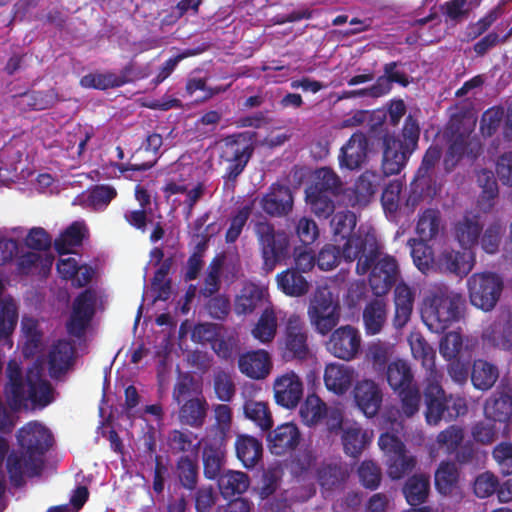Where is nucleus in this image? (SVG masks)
I'll return each instance as SVG.
<instances>
[{
	"mask_svg": "<svg viewBox=\"0 0 512 512\" xmlns=\"http://www.w3.org/2000/svg\"><path fill=\"white\" fill-rule=\"evenodd\" d=\"M382 255V247L374 232L367 231L347 240L343 245L345 261L356 263V273L363 276L370 272L368 283L372 293L377 296L386 295L396 284L399 268L396 259L390 255Z\"/></svg>",
	"mask_w": 512,
	"mask_h": 512,
	"instance_id": "nucleus-1",
	"label": "nucleus"
},
{
	"mask_svg": "<svg viewBox=\"0 0 512 512\" xmlns=\"http://www.w3.org/2000/svg\"><path fill=\"white\" fill-rule=\"evenodd\" d=\"M4 395L12 411L43 409L54 401V388L44 377L41 362L35 361L24 373L15 359L8 361L5 369Z\"/></svg>",
	"mask_w": 512,
	"mask_h": 512,
	"instance_id": "nucleus-2",
	"label": "nucleus"
},
{
	"mask_svg": "<svg viewBox=\"0 0 512 512\" xmlns=\"http://www.w3.org/2000/svg\"><path fill=\"white\" fill-rule=\"evenodd\" d=\"M19 451H12L6 460L11 484L22 487L25 477L39 476L43 469V456L53 443V436L42 424L29 422L17 432Z\"/></svg>",
	"mask_w": 512,
	"mask_h": 512,
	"instance_id": "nucleus-3",
	"label": "nucleus"
},
{
	"mask_svg": "<svg viewBox=\"0 0 512 512\" xmlns=\"http://www.w3.org/2000/svg\"><path fill=\"white\" fill-rule=\"evenodd\" d=\"M420 132L418 120L409 114L399 134H384L381 163L384 175H397L406 167L410 157L418 149Z\"/></svg>",
	"mask_w": 512,
	"mask_h": 512,
	"instance_id": "nucleus-4",
	"label": "nucleus"
},
{
	"mask_svg": "<svg viewBox=\"0 0 512 512\" xmlns=\"http://www.w3.org/2000/svg\"><path fill=\"white\" fill-rule=\"evenodd\" d=\"M463 304L460 294L439 288L425 299L422 320L431 332L442 334L460 319Z\"/></svg>",
	"mask_w": 512,
	"mask_h": 512,
	"instance_id": "nucleus-5",
	"label": "nucleus"
},
{
	"mask_svg": "<svg viewBox=\"0 0 512 512\" xmlns=\"http://www.w3.org/2000/svg\"><path fill=\"white\" fill-rule=\"evenodd\" d=\"M425 419L427 424L436 426L442 420L451 422L467 413L466 400L452 394L446 395L443 387L435 380H429L424 389Z\"/></svg>",
	"mask_w": 512,
	"mask_h": 512,
	"instance_id": "nucleus-6",
	"label": "nucleus"
},
{
	"mask_svg": "<svg viewBox=\"0 0 512 512\" xmlns=\"http://www.w3.org/2000/svg\"><path fill=\"white\" fill-rule=\"evenodd\" d=\"M255 132H241L228 135L220 147L219 160L226 164L223 179L235 182L246 168L254 153L251 143Z\"/></svg>",
	"mask_w": 512,
	"mask_h": 512,
	"instance_id": "nucleus-7",
	"label": "nucleus"
},
{
	"mask_svg": "<svg viewBox=\"0 0 512 512\" xmlns=\"http://www.w3.org/2000/svg\"><path fill=\"white\" fill-rule=\"evenodd\" d=\"M254 232L261 250L262 268L269 273L275 269L278 263L289 257V235L282 230L276 231L274 225L268 221L257 222Z\"/></svg>",
	"mask_w": 512,
	"mask_h": 512,
	"instance_id": "nucleus-8",
	"label": "nucleus"
},
{
	"mask_svg": "<svg viewBox=\"0 0 512 512\" xmlns=\"http://www.w3.org/2000/svg\"><path fill=\"white\" fill-rule=\"evenodd\" d=\"M470 303L484 311H492L503 292V278L494 272L474 273L467 279Z\"/></svg>",
	"mask_w": 512,
	"mask_h": 512,
	"instance_id": "nucleus-9",
	"label": "nucleus"
},
{
	"mask_svg": "<svg viewBox=\"0 0 512 512\" xmlns=\"http://www.w3.org/2000/svg\"><path fill=\"white\" fill-rule=\"evenodd\" d=\"M309 321L314 330L325 336L337 326L340 320V307L333 301L332 293L326 289H317L307 310Z\"/></svg>",
	"mask_w": 512,
	"mask_h": 512,
	"instance_id": "nucleus-10",
	"label": "nucleus"
},
{
	"mask_svg": "<svg viewBox=\"0 0 512 512\" xmlns=\"http://www.w3.org/2000/svg\"><path fill=\"white\" fill-rule=\"evenodd\" d=\"M95 314V296L86 289L74 299L70 316L66 322L67 333L74 338L85 336Z\"/></svg>",
	"mask_w": 512,
	"mask_h": 512,
	"instance_id": "nucleus-11",
	"label": "nucleus"
},
{
	"mask_svg": "<svg viewBox=\"0 0 512 512\" xmlns=\"http://www.w3.org/2000/svg\"><path fill=\"white\" fill-rule=\"evenodd\" d=\"M283 341L282 355L286 361L305 360L310 355L307 329L298 316L289 317Z\"/></svg>",
	"mask_w": 512,
	"mask_h": 512,
	"instance_id": "nucleus-12",
	"label": "nucleus"
},
{
	"mask_svg": "<svg viewBox=\"0 0 512 512\" xmlns=\"http://www.w3.org/2000/svg\"><path fill=\"white\" fill-rule=\"evenodd\" d=\"M162 144V135L158 133L149 134L142 145L132 154L129 162L116 164L117 169L121 173L149 170L156 164Z\"/></svg>",
	"mask_w": 512,
	"mask_h": 512,
	"instance_id": "nucleus-13",
	"label": "nucleus"
},
{
	"mask_svg": "<svg viewBox=\"0 0 512 512\" xmlns=\"http://www.w3.org/2000/svg\"><path fill=\"white\" fill-rule=\"evenodd\" d=\"M361 346L358 330L350 325L335 329L326 343L327 350L335 357L343 360L355 358Z\"/></svg>",
	"mask_w": 512,
	"mask_h": 512,
	"instance_id": "nucleus-14",
	"label": "nucleus"
},
{
	"mask_svg": "<svg viewBox=\"0 0 512 512\" xmlns=\"http://www.w3.org/2000/svg\"><path fill=\"white\" fill-rule=\"evenodd\" d=\"M273 391L278 405L293 409L303 398L304 386L301 378L294 371H289L274 380Z\"/></svg>",
	"mask_w": 512,
	"mask_h": 512,
	"instance_id": "nucleus-15",
	"label": "nucleus"
},
{
	"mask_svg": "<svg viewBox=\"0 0 512 512\" xmlns=\"http://www.w3.org/2000/svg\"><path fill=\"white\" fill-rule=\"evenodd\" d=\"M484 415L493 422L508 423L512 419V387L503 382L486 399Z\"/></svg>",
	"mask_w": 512,
	"mask_h": 512,
	"instance_id": "nucleus-16",
	"label": "nucleus"
},
{
	"mask_svg": "<svg viewBox=\"0 0 512 512\" xmlns=\"http://www.w3.org/2000/svg\"><path fill=\"white\" fill-rule=\"evenodd\" d=\"M293 195L288 186L274 183L260 200L262 210L271 217L287 216L293 209Z\"/></svg>",
	"mask_w": 512,
	"mask_h": 512,
	"instance_id": "nucleus-17",
	"label": "nucleus"
},
{
	"mask_svg": "<svg viewBox=\"0 0 512 512\" xmlns=\"http://www.w3.org/2000/svg\"><path fill=\"white\" fill-rule=\"evenodd\" d=\"M353 394L358 408L367 417H374L379 412L383 401V393L376 382L370 379L358 381Z\"/></svg>",
	"mask_w": 512,
	"mask_h": 512,
	"instance_id": "nucleus-18",
	"label": "nucleus"
},
{
	"mask_svg": "<svg viewBox=\"0 0 512 512\" xmlns=\"http://www.w3.org/2000/svg\"><path fill=\"white\" fill-rule=\"evenodd\" d=\"M369 141L367 136L357 131L340 149L339 164L349 170L358 169L367 159Z\"/></svg>",
	"mask_w": 512,
	"mask_h": 512,
	"instance_id": "nucleus-19",
	"label": "nucleus"
},
{
	"mask_svg": "<svg viewBox=\"0 0 512 512\" xmlns=\"http://www.w3.org/2000/svg\"><path fill=\"white\" fill-rule=\"evenodd\" d=\"M455 240L464 250H470L479 244L483 231L480 216L472 212H465L461 219L453 224Z\"/></svg>",
	"mask_w": 512,
	"mask_h": 512,
	"instance_id": "nucleus-20",
	"label": "nucleus"
},
{
	"mask_svg": "<svg viewBox=\"0 0 512 512\" xmlns=\"http://www.w3.org/2000/svg\"><path fill=\"white\" fill-rule=\"evenodd\" d=\"M267 440L272 454L284 455L298 447L301 433L295 424L284 423L269 431Z\"/></svg>",
	"mask_w": 512,
	"mask_h": 512,
	"instance_id": "nucleus-21",
	"label": "nucleus"
},
{
	"mask_svg": "<svg viewBox=\"0 0 512 512\" xmlns=\"http://www.w3.org/2000/svg\"><path fill=\"white\" fill-rule=\"evenodd\" d=\"M239 371L248 378L260 380L270 373L272 362L266 350L259 349L239 355Z\"/></svg>",
	"mask_w": 512,
	"mask_h": 512,
	"instance_id": "nucleus-22",
	"label": "nucleus"
},
{
	"mask_svg": "<svg viewBox=\"0 0 512 512\" xmlns=\"http://www.w3.org/2000/svg\"><path fill=\"white\" fill-rule=\"evenodd\" d=\"M132 65L123 67L119 74L108 71L105 73H89L80 79V85L83 88L108 90L111 88H119L130 82Z\"/></svg>",
	"mask_w": 512,
	"mask_h": 512,
	"instance_id": "nucleus-23",
	"label": "nucleus"
},
{
	"mask_svg": "<svg viewBox=\"0 0 512 512\" xmlns=\"http://www.w3.org/2000/svg\"><path fill=\"white\" fill-rule=\"evenodd\" d=\"M474 263V254L471 251L460 252L450 248L444 249L437 259V266L441 271L449 272L460 277L468 275Z\"/></svg>",
	"mask_w": 512,
	"mask_h": 512,
	"instance_id": "nucleus-24",
	"label": "nucleus"
},
{
	"mask_svg": "<svg viewBox=\"0 0 512 512\" xmlns=\"http://www.w3.org/2000/svg\"><path fill=\"white\" fill-rule=\"evenodd\" d=\"M75 348L66 339L57 340L51 347L48 355L49 374L58 378L66 373L73 365Z\"/></svg>",
	"mask_w": 512,
	"mask_h": 512,
	"instance_id": "nucleus-25",
	"label": "nucleus"
},
{
	"mask_svg": "<svg viewBox=\"0 0 512 512\" xmlns=\"http://www.w3.org/2000/svg\"><path fill=\"white\" fill-rule=\"evenodd\" d=\"M237 459L247 469H252L262 460V441L249 434H238L234 443Z\"/></svg>",
	"mask_w": 512,
	"mask_h": 512,
	"instance_id": "nucleus-26",
	"label": "nucleus"
},
{
	"mask_svg": "<svg viewBox=\"0 0 512 512\" xmlns=\"http://www.w3.org/2000/svg\"><path fill=\"white\" fill-rule=\"evenodd\" d=\"M208 403L203 396L192 397L179 405L178 421L185 426L199 429L206 421Z\"/></svg>",
	"mask_w": 512,
	"mask_h": 512,
	"instance_id": "nucleus-27",
	"label": "nucleus"
},
{
	"mask_svg": "<svg viewBox=\"0 0 512 512\" xmlns=\"http://www.w3.org/2000/svg\"><path fill=\"white\" fill-rule=\"evenodd\" d=\"M222 442H209L203 447V474L206 479L217 480L223 474L226 455Z\"/></svg>",
	"mask_w": 512,
	"mask_h": 512,
	"instance_id": "nucleus-28",
	"label": "nucleus"
},
{
	"mask_svg": "<svg viewBox=\"0 0 512 512\" xmlns=\"http://www.w3.org/2000/svg\"><path fill=\"white\" fill-rule=\"evenodd\" d=\"M415 300V292L404 282L396 285L394 290L395 314L393 324L403 328L410 320Z\"/></svg>",
	"mask_w": 512,
	"mask_h": 512,
	"instance_id": "nucleus-29",
	"label": "nucleus"
},
{
	"mask_svg": "<svg viewBox=\"0 0 512 512\" xmlns=\"http://www.w3.org/2000/svg\"><path fill=\"white\" fill-rule=\"evenodd\" d=\"M460 472L457 465L451 461L440 462L434 474L436 490L444 496L458 494L460 490Z\"/></svg>",
	"mask_w": 512,
	"mask_h": 512,
	"instance_id": "nucleus-30",
	"label": "nucleus"
},
{
	"mask_svg": "<svg viewBox=\"0 0 512 512\" xmlns=\"http://www.w3.org/2000/svg\"><path fill=\"white\" fill-rule=\"evenodd\" d=\"M353 380V369L344 364H329L324 371V383L329 391L345 394Z\"/></svg>",
	"mask_w": 512,
	"mask_h": 512,
	"instance_id": "nucleus-31",
	"label": "nucleus"
},
{
	"mask_svg": "<svg viewBox=\"0 0 512 512\" xmlns=\"http://www.w3.org/2000/svg\"><path fill=\"white\" fill-rule=\"evenodd\" d=\"M88 230L83 221L72 222L54 241V248L59 255L72 253L73 248L82 245Z\"/></svg>",
	"mask_w": 512,
	"mask_h": 512,
	"instance_id": "nucleus-32",
	"label": "nucleus"
},
{
	"mask_svg": "<svg viewBox=\"0 0 512 512\" xmlns=\"http://www.w3.org/2000/svg\"><path fill=\"white\" fill-rule=\"evenodd\" d=\"M166 443L173 455L197 453L200 447L198 435L188 429H172L168 432Z\"/></svg>",
	"mask_w": 512,
	"mask_h": 512,
	"instance_id": "nucleus-33",
	"label": "nucleus"
},
{
	"mask_svg": "<svg viewBox=\"0 0 512 512\" xmlns=\"http://www.w3.org/2000/svg\"><path fill=\"white\" fill-rule=\"evenodd\" d=\"M278 288L287 296L300 297L308 293L310 284L294 268H288L276 276Z\"/></svg>",
	"mask_w": 512,
	"mask_h": 512,
	"instance_id": "nucleus-34",
	"label": "nucleus"
},
{
	"mask_svg": "<svg viewBox=\"0 0 512 512\" xmlns=\"http://www.w3.org/2000/svg\"><path fill=\"white\" fill-rule=\"evenodd\" d=\"M342 445L346 455L358 458L370 442V437L362 427L354 423L343 428Z\"/></svg>",
	"mask_w": 512,
	"mask_h": 512,
	"instance_id": "nucleus-35",
	"label": "nucleus"
},
{
	"mask_svg": "<svg viewBox=\"0 0 512 512\" xmlns=\"http://www.w3.org/2000/svg\"><path fill=\"white\" fill-rule=\"evenodd\" d=\"M387 309L383 299H373L363 310V323L367 335H376L381 332L386 323Z\"/></svg>",
	"mask_w": 512,
	"mask_h": 512,
	"instance_id": "nucleus-36",
	"label": "nucleus"
},
{
	"mask_svg": "<svg viewBox=\"0 0 512 512\" xmlns=\"http://www.w3.org/2000/svg\"><path fill=\"white\" fill-rule=\"evenodd\" d=\"M385 375L393 391L403 390V388H408L416 383L410 364L403 359H396L390 362Z\"/></svg>",
	"mask_w": 512,
	"mask_h": 512,
	"instance_id": "nucleus-37",
	"label": "nucleus"
},
{
	"mask_svg": "<svg viewBox=\"0 0 512 512\" xmlns=\"http://www.w3.org/2000/svg\"><path fill=\"white\" fill-rule=\"evenodd\" d=\"M499 378V369L496 365L483 360L474 361L471 370V382L475 389L487 391L491 389Z\"/></svg>",
	"mask_w": 512,
	"mask_h": 512,
	"instance_id": "nucleus-38",
	"label": "nucleus"
},
{
	"mask_svg": "<svg viewBox=\"0 0 512 512\" xmlns=\"http://www.w3.org/2000/svg\"><path fill=\"white\" fill-rule=\"evenodd\" d=\"M263 300L264 290L256 284L248 283L243 286L235 299V313L237 315L250 314L263 303Z\"/></svg>",
	"mask_w": 512,
	"mask_h": 512,
	"instance_id": "nucleus-39",
	"label": "nucleus"
},
{
	"mask_svg": "<svg viewBox=\"0 0 512 512\" xmlns=\"http://www.w3.org/2000/svg\"><path fill=\"white\" fill-rule=\"evenodd\" d=\"M326 403L316 394H308L299 409V415L304 425L315 427L320 424L327 414Z\"/></svg>",
	"mask_w": 512,
	"mask_h": 512,
	"instance_id": "nucleus-40",
	"label": "nucleus"
},
{
	"mask_svg": "<svg viewBox=\"0 0 512 512\" xmlns=\"http://www.w3.org/2000/svg\"><path fill=\"white\" fill-rule=\"evenodd\" d=\"M430 491V477L425 474H415L408 478L403 494L409 505L416 507L423 504Z\"/></svg>",
	"mask_w": 512,
	"mask_h": 512,
	"instance_id": "nucleus-41",
	"label": "nucleus"
},
{
	"mask_svg": "<svg viewBox=\"0 0 512 512\" xmlns=\"http://www.w3.org/2000/svg\"><path fill=\"white\" fill-rule=\"evenodd\" d=\"M175 475L184 489L189 491L195 490L199 480L197 459L189 455H181L176 460Z\"/></svg>",
	"mask_w": 512,
	"mask_h": 512,
	"instance_id": "nucleus-42",
	"label": "nucleus"
},
{
	"mask_svg": "<svg viewBox=\"0 0 512 512\" xmlns=\"http://www.w3.org/2000/svg\"><path fill=\"white\" fill-rule=\"evenodd\" d=\"M243 413L248 420L252 421L263 432L270 431L273 427V417L268 404L265 402L246 400L243 404Z\"/></svg>",
	"mask_w": 512,
	"mask_h": 512,
	"instance_id": "nucleus-43",
	"label": "nucleus"
},
{
	"mask_svg": "<svg viewBox=\"0 0 512 512\" xmlns=\"http://www.w3.org/2000/svg\"><path fill=\"white\" fill-rule=\"evenodd\" d=\"M477 183L482 189L478 203L484 212H488L494 205L493 200L499 194L497 180L493 171L488 169L478 171Z\"/></svg>",
	"mask_w": 512,
	"mask_h": 512,
	"instance_id": "nucleus-44",
	"label": "nucleus"
},
{
	"mask_svg": "<svg viewBox=\"0 0 512 512\" xmlns=\"http://www.w3.org/2000/svg\"><path fill=\"white\" fill-rule=\"evenodd\" d=\"M218 487L224 497L242 494L249 488V476L241 471L228 470L218 479Z\"/></svg>",
	"mask_w": 512,
	"mask_h": 512,
	"instance_id": "nucleus-45",
	"label": "nucleus"
},
{
	"mask_svg": "<svg viewBox=\"0 0 512 512\" xmlns=\"http://www.w3.org/2000/svg\"><path fill=\"white\" fill-rule=\"evenodd\" d=\"M441 229V213L438 209L428 208L419 215L416 232L420 239H435Z\"/></svg>",
	"mask_w": 512,
	"mask_h": 512,
	"instance_id": "nucleus-46",
	"label": "nucleus"
},
{
	"mask_svg": "<svg viewBox=\"0 0 512 512\" xmlns=\"http://www.w3.org/2000/svg\"><path fill=\"white\" fill-rule=\"evenodd\" d=\"M211 348L221 360L233 361L240 351V340L235 332H228L224 328Z\"/></svg>",
	"mask_w": 512,
	"mask_h": 512,
	"instance_id": "nucleus-47",
	"label": "nucleus"
},
{
	"mask_svg": "<svg viewBox=\"0 0 512 512\" xmlns=\"http://www.w3.org/2000/svg\"><path fill=\"white\" fill-rule=\"evenodd\" d=\"M255 206V200L240 206L229 219V227L225 233V242L227 244L235 243L240 237L244 227L250 218Z\"/></svg>",
	"mask_w": 512,
	"mask_h": 512,
	"instance_id": "nucleus-48",
	"label": "nucleus"
},
{
	"mask_svg": "<svg viewBox=\"0 0 512 512\" xmlns=\"http://www.w3.org/2000/svg\"><path fill=\"white\" fill-rule=\"evenodd\" d=\"M342 182L339 176L330 168L317 170L315 182L307 190L337 196L341 192Z\"/></svg>",
	"mask_w": 512,
	"mask_h": 512,
	"instance_id": "nucleus-49",
	"label": "nucleus"
},
{
	"mask_svg": "<svg viewBox=\"0 0 512 512\" xmlns=\"http://www.w3.org/2000/svg\"><path fill=\"white\" fill-rule=\"evenodd\" d=\"M357 223V218L354 212L350 210L338 211L335 213L331 220V228L334 236L340 237L341 240H348L358 235H364L367 232L359 231L357 234H352ZM347 241H345L346 243Z\"/></svg>",
	"mask_w": 512,
	"mask_h": 512,
	"instance_id": "nucleus-50",
	"label": "nucleus"
},
{
	"mask_svg": "<svg viewBox=\"0 0 512 512\" xmlns=\"http://www.w3.org/2000/svg\"><path fill=\"white\" fill-rule=\"evenodd\" d=\"M277 332V317L272 308H265L252 329V335L262 343L271 342Z\"/></svg>",
	"mask_w": 512,
	"mask_h": 512,
	"instance_id": "nucleus-51",
	"label": "nucleus"
},
{
	"mask_svg": "<svg viewBox=\"0 0 512 512\" xmlns=\"http://www.w3.org/2000/svg\"><path fill=\"white\" fill-rule=\"evenodd\" d=\"M468 147V134L458 133L453 135L444 157V168L447 172H451L457 166L459 161L468 154Z\"/></svg>",
	"mask_w": 512,
	"mask_h": 512,
	"instance_id": "nucleus-52",
	"label": "nucleus"
},
{
	"mask_svg": "<svg viewBox=\"0 0 512 512\" xmlns=\"http://www.w3.org/2000/svg\"><path fill=\"white\" fill-rule=\"evenodd\" d=\"M306 202L310 206L311 212L319 219H328L333 215L335 204L333 198L335 196L317 193L311 190H305Z\"/></svg>",
	"mask_w": 512,
	"mask_h": 512,
	"instance_id": "nucleus-53",
	"label": "nucleus"
},
{
	"mask_svg": "<svg viewBox=\"0 0 512 512\" xmlns=\"http://www.w3.org/2000/svg\"><path fill=\"white\" fill-rule=\"evenodd\" d=\"M428 240L410 239L408 245L411 248V257L415 266L423 273H426L434 263L432 247L427 244Z\"/></svg>",
	"mask_w": 512,
	"mask_h": 512,
	"instance_id": "nucleus-54",
	"label": "nucleus"
},
{
	"mask_svg": "<svg viewBox=\"0 0 512 512\" xmlns=\"http://www.w3.org/2000/svg\"><path fill=\"white\" fill-rule=\"evenodd\" d=\"M505 227L499 220L491 222L485 230L482 231L479 244L482 250L487 254H496L499 252Z\"/></svg>",
	"mask_w": 512,
	"mask_h": 512,
	"instance_id": "nucleus-55",
	"label": "nucleus"
},
{
	"mask_svg": "<svg viewBox=\"0 0 512 512\" xmlns=\"http://www.w3.org/2000/svg\"><path fill=\"white\" fill-rule=\"evenodd\" d=\"M387 466V474L393 480H399L405 475L412 472L416 466V458L412 455H408L406 452L393 456L389 460H385Z\"/></svg>",
	"mask_w": 512,
	"mask_h": 512,
	"instance_id": "nucleus-56",
	"label": "nucleus"
},
{
	"mask_svg": "<svg viewBox=\"0 0 512 512\" xmlns=\"http://www.w3.org/2000/svg\"><path fill=\"white\" fill-rule=\"evenodd\" d=\"M18 321V311L12 300H3L0 307V342L8 341Z\"/></svg>",
	"mask_w": 512,
	"mask_h": 512,
	"instance_id": "nucleus-57",
	"label": "nucleus"
},
{
	"mask_svg": "<svg viewBox=\"0 0 512 512\" xmlns=\"http://www.w3.org/2000/svg\"><path fill=\"white\" fill-rule=\"evenodd\" d=\"M213 388L218 400L230 402L236 393L232 375L224 370H218L213 375Z\"/></svg>",
	"mask_w": 512,
	"mask_h": 512,
	"instance_id": "nucleus-58",
	"label": "nucleus"
},
{
	"mask_svg": "<svg viewBox=\"0 0 512 512\" xmlns=\"http://www.w3.org/2000/svg\"><path fill=\"white\" fill-rule=\"evenodd\" d=\"M206 48H207L206 46H201V47H196V48L185 49L182 52H180L179 54L175 55L174 57L167 59L163 63V65L160 67L158 74L153 79V82L155 84L162 83L165 79H167L172 74V72L175 70V68L179 64V62H181L182 60H184L186 58L197 56V55L203 53L206 50Z\"/></svg>",
	"mask_w": 512,
	"mask_h": 512,
	"instance_id": "nucleus-59",
	"label": "nucleus"
},
{
	"mask_svg": "<svg viewBox=\"0 0 512 512\" xmlns=\"http://www.w3.org/2000/svg\"><path fill=\"white\" fill-rule=\"evenodd\" d=\"M117 197V190L110 185H95L88 194L89 205L96 211L107 208L113 199Z\"/></svg>",
	"mask_w": 512,
	"mask_h": 512,
	"instance_id": "nucleus-60",
	"label": "nucleus"
},
{
	"mask_svg": "<svg viewBox=\"0 0 512 512\" xmlns=\"http://www.w3.org/2000/svg\"><path fill=\"white\" fill-rule=\"evenodd\" d=\"M401 400V410L406 417H412L419 411L421 394L417 384L396 391Z\"/></svg>",
	"mask_w": 512,
	"mask_h": 512,
	"instance_id": "nucleus-61",
	"label": "nucleus"
},
{
	"mask_svg": "<svg viewBox=\"0 0 512 512\" xmlns=\"http://www.w3.org/2000/svg\"><path fill=\"white\" fill-rule=\"evenodd\" d=\"M504 118L502 107H492L486 110L480 120V132L484 137L493 136L501 126Z\"/></svg>",
	"mask_w": 512,
	"mask_h": 512,
	"instance_id": "nucleus-62",
	"label": "nucleus"
},
{
	"mask_svg": "<svg viewBox=\"0 0 512 512\" xmlns=\"http://www.w3.org/2000/svg\"><path fill=\"white\" fill-rule=\"evenodd\" d=\"M495 347L503 350L512 349V322L506 321L503 325L494 324L488 336Z\"/></svg>",
	"mask_w": 512,
	"mask_h": 512,
	"instance_id": "nucleus-63",
	"label": "nucleus"
},
{
	"mask_svg": "<svg viewBox=\"0 0 512 512\" xmlns=\"http://www.w3.org/2000/svg\"><path fill=\"white\" fill-rule=\"evenodd\" d=\"M492 457L503 475H512V443L504 441L497 444L492 451Z\"/></svg>",
	"mask_w": 512,
	"mask_h": 512,
	"instance_id": "nucleus-64",
	"label": "nucleus"
}]
</instances>
